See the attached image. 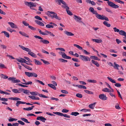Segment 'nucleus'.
Listing matches in <instances>:
<instances>
[{
    "label": "nucleus",
    "mask_w": 126,
    "mask_h": 126,
    "mask_svg": "<svg viewBox=\"0 0 126 126\" xmlns=\"http://www.w3.org/2000/svg\"><path fill=\"white\" fill-rule=\"evenodd\" d=\"M0 68L1 69L6 68L5 66L2 63H0Z\"/></svg>",
    "instance_id": "680f3d73"
},
{
    "label": "nucleus",
    "mask_w": 126,
    "mask_h": 126,
    "mask_svg": "<svg viewBox=\"0 0 126 126\" xmlns=\"http://www.w3.org/2000/svg\"><path fill=\"white\" fill-rule=\"evenodd\" d=\"M17 120V119L12 118L11 117H10L9 119V122H12L14 121H16Z\"/></svg>",
    "instance_id": "603ef678"
},
{
    "label": "nucleus",
    "mask_w": 126,
    "mask_h": 126,
    "mask_svg": "<svg viewBox=\"0 0 126 126\" xmlns=\"http://www.w3.org/2000/svg\"><path fill=\"white\" fill-rule=\"evenodd\" d=\"M107 3L109 6L112 7L113 8L116 9L119 7L118 5H116L111 1H108L107 2Z\"/></svg>",
    "instance_id": "423d86ee"
},
{
    "label": "nucleus",
    "mask_w": 126,
    "mask_h": 126,
    "mask_svg": "<svg viewBox=\"0 0 126 126\" xmlns=\"http://www.w3.org/2000/svg\"><path fill=\"white\" fill-rule=\"evenodd\" d=\"M29 97L31 99L33 100H39L40 98L38 97H36L34 96L29 95Z\"/></svg>",
    "instance_id": "4be33fe9"
},
{
    "label": "nucleus",
    "mask_w": 126,
    "mask_h": 126,
    "mask_svg": "<svg viewBox=\"0 0 126 126\" xmlns=\"http://www.w3.org/2000/svg\"><path fill=\"white\" fill-rule=\"evenodd\" d=\"M34 37L36 38H38L39 39L41 40L39 41L40 43H42L44 44H48L49 43L48 41L46 39H43L42 38L39 36L35 35Z\"/></svg>",
    "instance_id": "20e7f679"
},
{
    "label": "nucleus",
    "mask_w": 126,
    "mask_h": 126,
    "mask_svg": "<svg viewBox=\"0 0 126 126\" xmlns=\"http://www.w3.org/2000/svg\"><path fill=\"white\" fill-rule=\"evenodd\" d=\"M69 7H67V9L66 10V11L68 14L69 15L72 16L73 15V14L69 10Z\"/></svg>",
    "instance_id": "bb28decb"
},
{
    "label": "nucleus",
    "mask_w": 126,
    "mask_h": 126,
    "mask_svg": "<svg viewBox=\"0 0 126 126\" xmlns=\"http://www.w3.org/2000/svg\"><path fill=\"white\" fill-rule=\"evenodd\" d=\"M48 85L49 87L51 88L54 90H56V88L54 85L52 84H48Z\"/></svg>",
    "instance_id": "473e14b6"
},
{
    "label": "nucleus",
    "mask_w": 126,
    "mask_h": 126,
    "mask_svg": "<svg viewBox=\"0 0 126 126\" xmlns=\"http://www.w3.org/2000/svg\"><path fill=\"white\" fill-rule=\"evenodd\" d=\"M76 96L79 98H81L82 97V95L81 94L79 93L77 94L76 95Z\"/></svg>",
    "instance_id": "8fccbe9b"
},
{
    "label": "nucleus",
    "mask_w": 126,
    "mask_h": 126,
    "mask_svg": "<svg viewBox=\"0 0 126 126\" xmlns=\"http://www.w3.org/2000/svg\"><path fill=\"white\" fill-rule=\"evenodd\" d=\"M58 2L59 3V5H61L60 3L62 4H66V3L63 0H57Z\"/></svg>",
    "instance_id": "a18cd8bd"
},
{
    "label": "nucleus",
    "mask_w": 126,
    "mask_h": 126,
    "mask_svg": "<svg viewBox=\"0 0 126 126\" xmlns=\"http://www.w3.org/2000/svg\"><path fill=\"white\" fill-rule=\"evenodd\" d=\"M41 60L43 62V63L45 64H49V63L48 62L46 61L43 59H41Z\"/></svg>",
    "instance_id": "4d7b16f0"
},
{
    "label": "nucleus",
    "mask_w": 126,
    "mask_h": 126,
    "mask_svg": "<svg viewBox=\"0 0 126 126\" xmlns=\"http://www.w3.org/2000/svg\"><path fill=\"white\" fill-rule=\"evenodd\" d=\"M74 46L76 47H77L78 49H79L80 50H82V49H82V48L79 45L76 44H74Z\"/></svg>",
    "instance_id": "c9c22d12"
},
{
    "label": "nucleus",
    "mask_w": 126,
    "mask_h": 126,
    "mask_svg": "<svg viewBox=\"0 0 126 126\" xmlns=\"http://www.w3.org/2000/svg\"><path fill=\"white\" fill-rule=\"evenodd\" d=\"M99 98L102 100H106L107 99V97L104 94H100L99 96Z\"/></svg>",
    "instance_id": "f8f14e48"
},
{
    "label": "nucleus",
    "mask_w": 126,
    "mask_h": 126,
    "mask_svg": "<svg viewBox=\"0 0 126 126\" xmlns=\"http://www.w3.org/2000/svg\"><path fill=\"white\" fill-rule=\"evenodd\" d=\"M74 18L76 22L79 23H83V22L81 20V18L79 16H76V15L74 16Z\"/></svg>",
    "instance_id": "9b49d317"
},
{
    "label": "nucleus",
    "mask_w": 126,
    "mask_h": 126,
    "mask_svg": "<svg viewBox=\"0 0 126 126\" xmlns=\"http://www.w3.org/2000/svg\"><path fill=\"white\" fill-rule=\"evenodd\" d=\"M79 57L83 61H84L86 62L87 56H85L83 55H80Z\"/></svg>",
    "instance_id": "2eb2a0df"
},
{
    "label": "nucleus",
    "mask_w": 126,
    "mask_h": 126,
    "mask_svg": "<svg viewBox=\"0 0 126 126\" xmlns=\"http://www.w3.org/2000/svg\"><path fill=\"white\" fill-rule=\"evenodd\" d=\"M32 108L31 107H29L27 108H24L23 109L24 110L29 111L32 110Z\"/></svg>",
    "instance_id": "864d4df0"
},
{
    "label": "nucleus",
    "mask_w": 126,
    "mask_h": 126,
    "mask_svg": "<svg viewBox=\"0 0 126 126\" xmlns=\"http://www.w3.org/2000/svg\"><path fill=\"white\" fill-rule=\"evenodd\" d=\"M8 24L10 25L11 27L12 28L16 29L17 28V26L12 22H8Z\"/></svg>",
    "instance_id": "4468645a"
},
{
    "label": "nucleus",
    "mask_w": 126,
    "mask_h": 126,
    "mask_svg": "<svg viewBox=\"0 0 126 126\" xmlns=\"http://www.w3.org/2000/svg\"><path fill=\"white\" fill-rule=\"evenodd\" d=\"M35 18L40 20H42V19L39 16H36L34 17Z\"/></svg>",
    "instance_id": "338daca9"
},
{
    "label": "nucleus",
    "mask_w": 126,
    "mask_h": 126,
    "mask_svg": "<svg viewBox=\"0 0 126 126\" xmlns=\"http://www.w3.org/2000/svg\"><path fill=\"white\" fill-rule=\"evenodd\" d=\"M96 104V102H94L92 104H91L89 105V107L91 109H93L95 106Z\"/></svg>",
    "instance_id": "aec40b11"
},
{
    "label": "nucleus",
    "mask_w": 126,
    "mask_h": 126,
    "mask_svg": "<svg viewBox=\"0 0 126 126\" xmlns=\"http://www.w3.org/2000/svg\"><path fill=\"white\" fill-rule=\"evenodd\" d=\"M21 120L27 123H30V122L28 121V120L26 118H21Z\"/></svg>",
    "instance_id": "a19ab883"
},
{
    "label": "nucleus",
    "mask_w": 126,
    "mask_h": 126,
    "mask_svg": "<svg viewBox=\"0 0 126 126\" xmlns=\"http://www.w3.org/2000/svg\"><path fill=\"white\" fill-rule=\"evenodd\" d=\"M103 24L105 26H106L108 27H110V24L107 21H105L103 22Z\"/></svg>",
    "instance_id": "c756f323"
},
{
    "label": "nucleus",
    "mask_w": 126,
    "mask_h": 126,
    "mask_svg": "<svg viewBox=\"0 0 126 126\" xmlns=\"http://www.w3.org/2000/svg\"><path fill=\"white\" fill-rule=\"evenodd\" d=\"M25 74L26 76H28L29 77H31L32 74L31 72H25Z\"/></svg>",
    "instance_id": "f704fd0d"
},
{
    "label": "nucleus",
    "mask_w": 126,
    "mask_h": 126,
    "mask_svg": "<svg viewBox=\"0 0 126 126\" xmlns=\"http://www.w3.org/2000/svg\"><path fill=\"white\" fill-rule=\"evenodd\" d=\"M28 27L30 29L32 30L35 31L36 30V29L35 28L33 27L30 25H29L28 26Z\"/></svg>",
    "instance_id": "0e129e2a"
},
{
    "label": "nucleus",
    "mask_w": 126,
    "mask_h": 126,
    "mask_svg": "<svg viewBox=\"0 0 126 126\" xmlns=\"http://www.w3.org/2000/svg\"><path fill=\"white\" fill-rule=\"evenodd\" d=\"M115 1L117 2L120 3L124 4V2L120 0H115Z\"/></svg>",
    "instance_id": "69168bd1"
},
{
    "label": "nucleus",
    "mask_w": 126,
    "mask_h": 126,
    "mask_svg": "<svg viewBox=\"0 0 126 126\" xmlns=\"http://www.w3.org/2000/svg\"><path fill=\"white\" fill-rule=\"evenodd\" d=\"M53 113L57 115L60 116H63L64 117L67 118H70V117L69 115H68L66 114H63L62 113H61L59 112H53Z\"/></svg>",
    "instance_id": "0eeeda50"
},
{
    "label": "nucleus",
    "mask_w": 126,
    "mask_h": 126,
    "mask_svg": "<svg viewBox=\"0 0 126 126\" xmlns=\"http://www.w3.org/2000/svg\"><path fill=\"white\" fill-rule=\"evenodd\" d=\"M114 65L111 63L109 62L108 64L110 66H113L115 68H116L117 69H119L118 68L120 67L119 65L116 63L115 62H114Z\"/></svg>",
    "instance_id": "9d476101"
},
{
    "label": "nucleus",
    "mask_w": 126,
    "mask_h": 126,
    "mask_svg": "<svg viewBox=\"0 0 126 126\" xmlns=\"http://www.w3.org/2000/svg\"><path fill=\"white\" fill-rule=\"evenodd\" d=\"M81 111H83L84 112H87V111H90L91 110L90 109H83L80 110Z\"/></svg>",
    "instance_id": "5fc2aeb1"
},
{
    "label": "nucleus",
    "mask_w": 126,
    "mask_h": 126,
    "mask_svg": "<svg viewBox=\"0 0 126 126\" xmlns=\"http://www.w3.org/2000/svg\"><path fill=\"white\" fill-rule=\"evenodd\" d=\"M89 10L93 14H95L96 17L98 19L102 20H105L107 21H109L108 18L107 17L103 15L102 16L98 14L97 12L94 10L93 8L91 7H90Z\"/></svg>",
    "instance_id": "f257e3e1"
},
{
    "label": "nucleus",
    "mask_w": 126,
    "mask_h": 126,
    "mask_svg": "<svg viewBox=\"0 0 126 126\" xmlns=\"http://www.w3.org/2000/svg\"><path fill=\"white\" fill-rule=\"evenodd\" d=\"M46 32H47L48 34H50V35L51 36H54L55 35L53 33H51V32H50L48 31H45Z\"/></svg>",
    "instance_id": "052dcab7"
},
{
    "label": "nucleus",
    "mask_w": 126,
    "mask_h": 126,
    "mask_svg": "<svg viewBox=\"0 0 126 126\" xmlns=\"http://www.w3.org/2000/svg\"><path fill=\"white\" fill-rule=\"evenodd\" d=\"M25 4L26 5H28L29 7L31 9L34 10L35 11H37V9L34 8L33 7H36V3H34L32 2H28L27 1L25 2Z\"/></svg>",
    "instance_id": "7ed1b4c3"
},
{
    "label": "nucleus",
    "mask_w": 126,
    "mask_h": 126,
    "mask_svg": "<svg viewBox=\"0 0 126 126\" xmlns=\"http://www.w3.org/2000/svg\"><path fill=\"white\" fill-rule=\"evenodd\" d=\"M1 33H4L5 35L7 37H9V33L5 31H3L1 32Z\"/></svg>",
    "instance_id": "2f4dec72"
},
{
    "label": "nucleus",
    "mask_w": 126,
    "mask_h": 126,
    "mask_svg": "<svg viewBox=\"0 0 126 126\" xmlns=\"http://www.w3.org/2000/svg\"><path fill=\"white\" fill-rule=\"evenodd\" d=\"M37 120H40L41 121L43 122H44L46 119L44 117L42 116H38L36 118Z\"/></svg>",
    "instance_id": "dca6fc26"
},
{
    "label": "nucleus",
    "mask_w": 126,
    "mask_h": 126,
    "mask_svg": "<svg viewBox=\"0 0 126 126\" xmlns=\"http://www.w3.org/2000/svg\"><path fill=\"white\" fill-rule=\"evenodd\" d=\"M16 78L14 77H10L8 78V79L9 80H11L13 83L20 82V81L19 79H15Z\"/></svg>",
    "instance_id": "1a4fd4ad"
},
{
    "label": "nucleus",
    "mask_w": 126,
    "mask_h": 126,
    "mask_svg": "<svg viewBox=\"0 0 126 126\" xmlns=\"http://www.w3.org/2000/svg\"><path fill=\"white\" fill-rule=\"evenodd\" d=\"M91 58L93 59H94L95 60H97L98 61H100V59L98 58V57L95 56H91Z\"/></svg>",
    "instance_id": "cd10ccee"
},
{
    "label": "nucleus",
    "mask_w": 126,
    "mask_h": 126,
    "mask_svg": "<svg viewBox=\"0 0 126 126\" xmlns=\"http://www.w3.org/2000/svg\"><path fill=\"white\" fill-rule=\"evenodd\" d=\"M19 46L22 49L25 51L28 52H29L30 51H31V50L30 49L28 48L25 47L22 45H19Z\"/></svg>",
    "instance_id": "ddd939ff"
},
{
    "label": "nucleus",
    "mask_w": 126,
    "mask_h": 126,
    "mask_svg": "<svg viewBox=\"0 0 126 126\" xmlns=\"http://www.w3.org/2000/svg\"><path fill=\"white\" fill-rule=\"evenodd\" d=\"M28 54L34 58H36V56L35 54L31 51L28 52Z\"/></svg>",
    "instance_id": "5701e85b"
},
{
    "label": "nucleus",
    "mask_w": 126,
    "mask_h": 126,
    "mask_svg": "<svg viewBox=\"0 0 126 126\" xmlns=\"http://www.w3.org/2000/svg\"><path fill=\"white\" fill-rule=\"evenodd\" d=\"M82 51L84 53L86 54L89 55L90 54V52H87L86 50L85 49H82Z\"/></svg>",
    "instance_id": "de8ad7c7"
},
{
    "label": "nucleus",
    "mask_w": 126,
    "mask_h": 126,
    "mask_svg": "<svg viewBox=\"0 0 126 126\" xmlns=\"http://www.w3.org/2000/svg\"><path fill=\"white\" fill-rule=\"evenodd\" d=\"M12 91L15 93H19V92L18 90L16 89H13L12 90Z\"/></svg>",
    "instance_id": "37998d69"
},
{
    "label": "nucleus",
    "mask_w": 126,
    "mask_h": 126,
    "mask_svg": "<svg viewBox=\"0 0 126 126\" xmlns=\"http://www.w3.org/2000/svg\"><path fill=\"white\" fill-rule=\"evenodd\" d=\"M46 27L47 28H53L54 26L52 25L48 24L46 25Z\"/></svg>",
    "instance_id": "79ce46f5"
},
{
    "label": "nucleus",
    "mask_w": 126,
    "mask_h": 126,
    "mask_svg": "<svg viewBox=\"0 0 126 126\" xmlns=\"http://www.w3.org/2000/svg\"><path fill=\"white\" fill-rule=\"evenodd\" d=\"M107 78L111 82L113 83H115V84H114V85L116 87H119L121 86V85L120 84L118 83H116V81L113 79H112L111 78L109 77H108Z\"/></svg>",
    "instance_id": "39448f33"
},
{
    "label": "nucleus",
    "mask_w": 126,
    "mask_h": 126,
    "mask_svg": "<svg viewBox=\"0 0 126 126\" xmlns=\"http://www.w3.org/2000/svg\"><path fill=\"white\" fill-rule=\"evenodd\" d=\"M77 86H78V87L80 88H83L84 89H86V87L84 86L78 85Z\"/></svg>",
    "instance_id": "09e8293b"
},
{
    "label": "nucleus",
    "mask_w": 126,
    "mask_h": 126,
    "mask_svg": "<svg viewBox=\"0 0 126 126\" xmlns=\"http://www.w3.org/2000/svg\"><path fill=\"white\" fill-rule=\"evenodd\" d=\"M119 34L122 35H124L125 37L126 38V32L123 30H120L119 32Z\"/></svg>",
    "instance_id": "a211bd4d"
},
{
    "label": "nucleus",
    "mask_w": 126,
    "mask_h": 126,
    "mask_svg": "<svg viewBox=\"0 0 126 126\" xmlns=\"http://www.w3.org/2000/svg\"><path fill=\"white\" fill-rule=\"evenodd\" d=\"M21 83L23 84H25L26 85L32 84V82L31 81H29L28 82L26 83H23V82H21Z\"/></svg>",
    "instance_id": "13d9d810"
},
{
    "label": "nucleus",
    "mask_w": 126,
    "mask_h": 126,
    "mask_svg": "<svg viewBox=\"0 0 126 126\" xmlns=\"http://www.w3.org/2000/svg\"><path fill=\"white\" fill-rule=\"evenodd\" d=\"M35 22L37 24L41 26H44V24L41 21H40L39 20H36L35 21Z\"/></svg>",
    "instance_id": "6ab92c4d"
},
{
    "label": "nucleus",
    "mask_w": 126,
    "mask_h": 126,
    "mask_svg": "<svg viewBox=\"0 0 126 126\" xmlns=\"http://www.w3.org/2000/svg\"><path fill=\"white\" fill-rule=\"evenodd\" d=\"M23 93L24 94L29 95L30 94L29 93H30L29 90H25L24 89L23 91Z\"/></svg>",
    "instance_id": "ea45409f"
},
{
    "label": "nucleus",
    "mask_w": 126,
    "mask_h": 126,
    "mask_svg": "<svg viewBox=\"0 0 126 126\" xmlns=\"http://www.w3.org/2000/svg\"><path fill=\"white\" fill-rule=\"evenodd\" d=\"M47 14L49 16L51 17L52 18H55L59 20H60L61 19L60 17L57 16V14L53 12L48 11Z\"/></svg>",
    "instance_id": "f03ea898"
},
{
    "label": "nucleus",
    "mask_w": 126,
    "mask_h": 126,
    "mask_svg": "<svg viewBox=\"0 0 126 126\" xmlns=\"http://www.w3.org/2000/svg\"><path fill=\"white\" fill-rule=\"evenodd\" d=\"M91 62L93 63L97 67H99V64L98 63V62L97 61H95L94 60H92Z\"/></svg>",
    "instance_id": "412c9836"
},
{
    "label": "nucleus",
    "mask_w": 126,
    "mask_h": 126,
    "mask_svg": "<svg viewBox=\"0 0 126 126\" xmlns=\"http://www.w3.org/2000/svg\"><path fill=\"white\" fill-rule=\"evenodd\" d=\"M31 94L33 96L38 95L39 93L36 92H30Z\"/></svg>",
    "instance_id": "7c9ffc66"
},
{
    "label": "nucleus",
    "mask_w": 126,
    "mask_h": 126,
    "mask_svg": "<svg viewBox=\"0 0 126 126\" xmlns=\"http://www.w3.org/2000/svg\"><path fill=\"white\" fill-rule=\"evenodd\" d=\"M22 23L25 26H29V24L27 23L25 21H22Z\"/></svg>",
    "instance_id": "e2e57ef3"
},
{
    "label": "nucleus",
    "mask_w": 126,
    "mask_h": 126,
    "mask_svg": "<svg viewBox=\"0 0 126 126\" xmlns=\"http://www.w3.org/2000/svg\"><path fill=\"white\" fill-rule=\"evenodd\" d=\"M9 99L15 101L21 100L20 98L17 97H11L9 98Z\"/></svg>",
    "instance_id": "b1692460"
},
{
    "label": "nucleus",
    "mask_w": 126,
    "mask_h": 126,
    "mask_svg": "<svg viewBox=\"0 0 126 126\" xmlns=\"http://www.w3.org/2000/svg\"><path fill=\"white\" fill-rule=\"evenodd\" d=\"M38 31H39V33L40 34H42L43 35H47V34L46 33H45L44 32H42V31L40 29H38Z\"/></svg>",
    "instance_id": "58836bf2"
},
{
    "label": "nucleus",
    "mask_w": 126,
    "mask_h": 126,
    "mask_svg": "<svg viewBox=\"0 0 126 126\" xmlns=\"http://www.w3.org/2000/svg\"><path fill=\"white\" fill-rule=\"evenodd\" d=\"M36 82H38L42 85H44L45 84L42 81H41L39 80L36 79L35 80Z\"/></svg>",
    "instance_id": "6e6d98bb"
},
{
    "label": "nucleus",
    "mask_w": 126,
    "mask_h": 126,
    "mask_svg": "<svg viewBox=\"0 0 126 126\" xmlns=\"http://www.w3.org/2000/svg\"><path fill=\"white\" fill-rule=\"evenodd\" d=\"M84 91L86 93L88 94H93V93L92 92L89 90H84Z\"/></svg>",
    "instance_id": "c03bdc74"
},
{
    "label": "nucleus",
    "mask_w": 126,
    "mask_h": 126,
    "mask_svg": "<svg viewBox=\"0 0 126 126\" xmlns=\"http://www.w3.org/2000/svg\"><path fill=\"white\" fill-rule=\"evenodd\" d=\"M64 33L68 36H73L74 35V34L72 32H69L68 31H65L64 32Z\"/></svg>",
    "instance_id": "393cba45"
},
{
    "label": "nucleus",
    "mask_w": 126,
    "mask_h": 126,
    "mask_svg": "<svg viewBox=\"0 0 126 126\" xmlns=\"http://www.w3.org/2000/svg\"><path fill=\"white\" fill-rule=\"evenodd\" d=\"M114 31L115 32H120L119 30L116 27H114L113 28Z\"/></svg>",
    "instance_id": "774afa93"
},
{
    "label": "nucleus",
    "mask_w": 126,
    "mask_h": 126,
    "mask_svg": "<svg viewBox=\"0 0 126 126\" xmlns=\"http://www.w3.org/2000/svg\"><path fill=\"white\" fill-rule=\"evenodd\" d=\"M87 81L88 82L90 83H96L97 82V81L96 80L94 79H88V80Z\"/></svg>",
    "instance_id": "72a5a7b5"
},
{
    "label": "nucleus",
    "mask_w": 126,
    "mask_h": 126,
    "mask_svg": "<svg viewBox=\"0 0 126 126\" xmlns=\"http://www.w3.org/2000/svg\"><path fill=\"white\" fill-rule=\"evenodd\" d=\"M25 103L26 102H25L19 101H16V105L17 107H18L19 106L20 104H25Z\"/></svg>",
    "instance_id": "f3484780"
},
{
    "label": "nucleus",
    "mask_w": 126,
    "mask_h": 126,
    "mask_svg": "<svg viewBox=\"0 0 126 126\" xmlns=\"http://www.w3.org/2000/svg\"><path fill=\"white\" fill-rule=\"evenodd\" d=\"M31 73L32 74L31 77L33 76L35 77H36L37 76V74L35 73Z\"/></svg>",
    "instance_id": "bf43d9fd"
},
{
    "label": "nucleus",
    "mask_w": 126,
    "mask_h": 126,
    "mask_svg": "<svg viewBox=\"0 0 126 126\" xmlns=\"http://www.w3.org/2000/svg\"><path fill=\"white\" fill-rule=\"evenodd\" d=\"M93 41L97 43H101L102 42V40L101 39H92Z\"/></svg>",
    "instance_id": "a878e982"
},
{
    "label": "nucleus",
    "mask_w": 126,
    "mask_h": 126,
    "mask_svg": "<svg viewBox=\"0 0 126 126\" xmlns=\"http://www.w3.org/2000/svg\"><path fill=\"white\" fill-rule=\"evenodd\" d=\"M35 61V64L37 65H41L42 63L36 60V59H34Z\"/></svg>",
    "instance_id": "e433bc0d"
},
{
    "label": "nucleus",
    "mask_w": 126,
    "mask_h": 126,
    "mask_svg": "<svg viewBox=\"0 0 126 126\" xmlns=\"http://www.w3.org/2000/svg\"><path fill=\"white\" fill-rule=\"evenodd\" d=\"M20 59L21 60H20L19 59L16 58V60L18 62L21 63H24L28 65H32V63H30L29 64L27 63H26V62H27V61L26 60H25V59L22 58H20Z\"/></svg>",
    "instance_id": "6e6552de"
},
{
    "label": "nucleus",
    "mask_w": 126,
    "mask_h": 126,
    "mask_svg": "<svg viewBox=\"0 0 126 126\" xmlns=\"http://www.w3.org/2000/svg\"><path fill=\"white\" fill-rule=\"evenodd\" d=\"M79 114V113L77 112H72L71 114L72 115H74L75 116H77Z\"/></svg>",
    "instance_id": "4c0bfd02"
},
{
    "label": "nucleus",
    "mask_w": 126,
    "mask_h": 126,
    "mask_svg": "<svg viewBox=\"0 0 126 126\" xmlns=\"http://www.w3.org/2000/svg\"><path fill=\"white\" fill-rule=\"evenodd\" d=\"M59 61L65 63L67 62V61L63 59L60 58L59 59Z\"/></svg>",
    "instance_id": "49530a36"
},
{
    "label": "nucleus",
    "mask_w": 126,
    "mask_h": 126,
    "mask_svg": "<svg viewBox=\"0 0 126 126\" xmlns=\"http://www.w3.org/2000/svg\"><path fill=\"white\" fill-rule=\"evenodd\" d=\"M38 95L41 97H42L45 98H48V96H46L45 95H44L42 94H39Z\"/></svg>",
    "instance_id": "3c124183"
},
{
    "label": "nucleus",
    "mask_w": 126,
    "mask_h": 126,
    "mask_svg": "<svg viewBox=\"0 0 126 126\" xmlns=\"http://www.w3.org/2000/svg\"><path fill=\"white\" fill-rule=\"evenodd\" d=\"M19 33L20 34L22 35L23 36H25L26 37H29V36L27 34L24 32L21 31H19Z\"/></svg>",
    "instance_id": "c85d7f7f"
}]
</instances>
